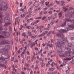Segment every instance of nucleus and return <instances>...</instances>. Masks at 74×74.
Masks as SVG:
<instances>
[{
  "label": "nucleus",
  "instance_id": "f257e3e1",
  "mask_svg": "<svg viewBox=\"0 0 74 74\" xmlns=\"http://www.w3.org/2000/svg\"><path fill=\"white\" fill-rule=\"evenodd\" d=\"M65 43L63 41L60 42V41H58L56 43L55 45L56 46V48L58 51V53L60 57H66L67 56L69 57L70 56H71L70 54L73 55V53H72V51H71V49L69 48L68 47H66L64 49V50H68L67 53H66L65 54L64 53V52L62 51V47H63L62 44H64Z\"/></svg>",
  "mask_w": 74,
  "mask_h": 74
},
{
  "label": "nucleus",
  "instance_id": "f03ea898",
  "mask_svg": "<svg viewBox=\"0 0 74 74\" xmlns=\"http://www.w3.org/2000/svg\"><path fill=\"white\" fill-rule=\"evenodd\" d=\"M3 54L2 55H1V57L2 58V60H3L0 62V66H2V67H5L4 64L6 63V61H5V59H8L10 58V56L8 54ZM5 56V58H4V57Z\"/></svg>",
  "mask_w": 74,
  "mask_h": 74
},
{
  "label": "nucleus",
  "instance_id": "7ed1b4c3",
  "mask_svg": "<svg viewBox=\"0 0 74 74\" xmlns=\"http://www.w3.org/2000/svg\"><path fill=\"white\" fill-rule=\"evenodd\" d=\"M2 7L3 5H0V11L2 10V9H3ZM2 14H3V12H0V30H2L3 29L1 25V23L3 22V19L2 18L3 17V16L2 15Z\"/></svg>",
  "mask_w": 74,
  "mask_h": 74
},
{
  "label": "nucleus",
  "instance_id": "20e7f679",
  "mask_svg": "<svg viewBox=\"0 0 74 74\" xmlns=\"http://www.w3.org/2000/svg\"><path fill=\"white\" fill-rule=\"evenodd\" d=\"M1 34H2V35H0V38H5V36L9 37L10 36V33L9 32H0Z\"/></svg>",
  "mask_w": 74,
  "mask_h": 74
},
{
  "label": "nucleus",
  "instance_id": "39448f33",
  "mask_svg": "<svg viewBox=\"0 0 74 74\" xmlns=\"http://www.w3.org/2000/svg\"><path fill=\"white\" fill-rule=\"evenodd\" d=\"M10 48V46L6 45L4 46L3 47V49H2V50H3L2 52L3 54H7L8 53V51L7 49Z\"/></svg>",
  "mask_w": 74,
  "mask_h": 74
},
{
  "label": "nucleus",
  "instance_id": "423d86ee",
  "mask_svg": "<svg viewBox=\"0 0 74 74\" xmlns=\"http://www.w3.org/2000/svg\"><path fill=\"white\" fill-rule=\"evenodd\" d=\"M57 36L58 37H60L62 38V40L64 41H66L67 40L66 38H64V36L63 34H56Z\"/></svg>",
  "mask_w": 74,
  "mask_h": 74
},
{
  "label": "nucleus",
  "instance_id": "0eeeda50",
  "mask_svg": "<svg viewBox=\"0 0 74 74\" xmlns=\"http://www.w3.org/2000/svg\"><path fill=\"white\" fill-rule=\"evenodd\" d=\"M65 22L63 23V24L61 25V27H64L66 26V22H71V20L70 19L66 18L65 20Z\"/></svg>",
  "mask_w": 74,
  "mask_h": 74
},
{
  "label": "nucleus",
  "instance_id": "6e6552de",
  "mask_svg": "<svg viewBox=\"0 0 74 74\" xmlns=\"http://www.w3.org/2000/svg\"><path fill=\"white\" fill-rule=\"evenodd\" d=\"M73 29H74V24L70 25L67 28V29L68 30H73Z\"/></svg>",
  "mask_w": 74,
  "mask_h": 74
},
{
  "label": "nucleus",
  "instance_id": "1a4fd4ad",
  "mask_svg": "<svg viewBox=\"0 0 74 74\" xmlns=\"http://www.w3.org/2000/svg\"><path fill=\"white\" fill-rule=\"evenodd\" d=\"M73 29H74V24L70 25L67 28V29L68 30H73Z\"/></svg>",
  "mask_w": 74,
  "mask_h": 74
},
{
  "label": "nucleus",
  "instance_id": "9d476101",
  "mask_svg": "<svg viewBox=\"0 0 74 74\" xmlns=\"http://www.w3.org/2000/svg\"><path fill=\"white\" fill-rule=\"evenodd\" d=\"M4 21L5 22L7 23L10 21V18L7 17H5L4 18Z\"/></svg>",
  "mask_w": 74,
  "mask_h": 74
},
{
  "label": "nucleus",
  "instance_id": "9b49d317",
  "mask_svg": "<svg viewBox=\"0 0 74 74\" xmlns=\"http://www.w3.org/2000/svg\"><path fill=\"white\" fill-rule=\"evenodd\" d=\"M7 41L8 42V41H2L1 42H0V47H2V45H3V44H6V42Z\"/></svg>",
  "mask_w": 74,
  "mask_h": 74
},
{
  "label": "nucleus",
  "instance_id": "f8f14e48",
  "mask_svg": "<svg viewBox=\"0 0 74 74\" xmlns=\"http://www.w3.org/2000/svg\"><path fill=\"white\" fill-rule=\"evenodd\" d=\"M69 30H66V29H60L59 30V32H60V33H63L64 32H66L67 31Z\"/></svg>",
  "mask_w": 74,
  "mask_h": 74
},
{
  "label": "nucleus",
  "instance_id": "ddd939ff",
  "mask_svg": "<svg viewBox=\"0 0 74 74\" xmlns=\"http://www.w3.org/2000/svg\"><path fill=\"white\" fill-rule=\"evenodd\" d=\"M25 15H26V13L24 12V14H22L20 16H21L22 18H23L25 16Z\"/></svg>",
  "mask_w": 74,
  "mask_h": 74
},
{
  "label": "nucleus",
  "instance_id": "4468645a",
  "mask_svg": "<svg viewBox=\"0 0 74 74\" xmlns=\"http://www.w3.org/2000/svg\"><path fill=\"white\" fill-rule=\"evenodd\" d=\"M71 59V58L70 57V58H66L64 59V60H70Z\"/></svg>",
  "mask_w": 74,
  "mask_h": 74
},
{
  "label": "nucleus",
  "instance_id": "2eb2a0df",
  "mask_svg": "<svg viewBox=\"0 0 74 74\" xmlns=\"http://www.w3.org/2000/svg\"><path fill=\"white\" fill-rule=\"evenodd\" d=\"M56 15H57V14L56 13H54V16H53L52 17V18L53 19H55V18H56L57 16Z\"/></svg>",
  "mask_w": 74,
  "mask_h": 74
},
{
  "label": "nucleus",
  "instance_id": "dca6fc26",
  "mask_svg": "<svg viewBox=\"0 0 74 74\" xmlns=\"http://www.w3.org/2000/svg\"><path fill=\"white\" fill-rule=\"evenodd\" d=\"M10 24H11V23H6L5 24L4 26H5V27L8 26L9 25H10Z\"/></svg>",
  "mask_w": 74,
  "mask_h": 74
},
{
  "label": "nucleus",
  "instance_id": "f3484780",
  "mask_svg": "<svg viewBox=\"0 0 74 74\" xmlns=\"http://www.w3.org/2000/svg\"><path fill=\"white\" fill-rule=\"evenodd\" d=\"M67 45L69 47H71L73 46V45L71 43H69L67 44Z\"/></svg>",
  "mask_w": 74,
  "mask_h": 74
},
{
  "label": "nucleus",
  "instance_id": "a211bd4d",
  "mask_svg": "<svg viewBox=\"0 0 74 74\" xmlns=\"http://www.w3.org/2000/svg\"><path fill=\"white\" fill-rule=\"evenodd\" d=\"M51 33H52V31H51L49 32V33L47 34V37H49L50 35H51Z\"/></svg>",
  "mask_w": 74,
  "mask_h": 74
},
{
  "label": "nucleus",
  "instance_id": "6ab92c4d",
  "mask_svg": "<svg viewBox=\"0 0 74 74\" xmlns=\"http://www.w3.org/2000/svg\"><path fill=\"white\" fill-rule=\"evenodd\" d=\"M45 36L44 34L42 33L40 35H39L38 36V37H43V36Z\"/></svg>",
  "mask_w": 74,
  "mask_h": 74
},
{
  "label": "nucleus",
  "instance_id": "aec40b11",
  "mask_svg": "<svg viewBox=\"0 0 74 74\" xmlns=\"http://www.w3.org/2000/svg\"><path fill=\"white\" fill-rule=\"evenodd\" d=\"M48 32L47 31H45L43 32V33L44 34V35L45 36V34H47V33H48Z\"/></svg>",
  "mask_w": 74,
  "mask_h": 74
},
{
  "label": "nucleus",
  "instance_id": "412c9836",
  "mask_svg": "<svg viewBox=\"0 0 74 74\" xmlns=\"http://www.w3.org/2000/svg\"><path fill=\"white\" fill-rule=\"evenodd\" d=\"M20 11H22V12H24L25 10H24V8H21L20 10Z\"/></svg>",
  "mask_w": 74,
  "mask_h": 74
},
{
  "label": "nucleus",
  "instance_id": "4be33fe9",
  "mask_svg": "<svg viewBox=\"0 0 74 74\" xmlns=\"http://www.w3.org/2000/svg\"><path fill=\"white\" fill-rule=\"evenodd\" d=\"M49 71H53L54 69L53 68H49Z\"/></svg>",
  "mask_w": 74,
  "mask_h": 74
},
{
  "label": "nucleus",
  "instance_id": "5701e85b",
  "mask_svg": "<svg viewBox=\"0 0 74 74\" xmlns=\"http://www.w3.org/2000/svg\"><path fill=\"white\" fill-rule=\"evenodd\" d=\"M44 2H45V1H44V0H43L42 1H41L40 2V4H43V5H44V4H43V3H44Z\"/></svg>",
  "mask_w": 74,
  "mask_h": 74
},
{
  "label": "nucleus",
  "instance_id": "b1692460",
  "mask_svg": "<svg viewBox=\"0 0 74 74\" xmlns=\"http://www.w3.org/2000/svg\"><path fill=\"white\" fill-rule=\"evenodd\" d=\"M51 65L52 67H53V66L55 65V63L53 62H52V63L51 64Z\"/></svg>",
  "mask_w": 74,
  "mask_h": 74
},
{
  "label": "nucleus",
  "instance_id": "393cba45",
  "mask_svg": "<svg viewBox=\"0 0 74 74\" xmlns=\"http://www.w3.org/2000/svg\"><path fill=\"white\" fill-rule=\"evenodd\" d=\"M30 28H31V27H30V26H27L26 27V29H30Z\"/></svg>",
  "mask_w": 74,
  "mask_h": 74
},
{
  "label": "nucleus",
  "instance_id": "a878e982",
  "mask_svg": "<svg viewBox=\"0 0 74 74\" xmlns=\"http://www.w3.org/2000/svg\"><path fill=\"white\" fill-rule=\"evenodd\" d=\"M36 36H37V35H35L32 36V38H33V39L34 38H36Z\"/></svg>",
  "mask_w": 74,
  "mask_h": 74
},
{
  "label": "nucleus",
  "instance_id": "bb28decb",
  "mask_svg": "<svg viewBox=\"0 0 74 74\" xmlns=\"http://www.w3.org/2000/svg\"><path fill=\"white\" fill-rule=\"evenodd\" d=\"M5 10H7L8 8V7H7V5H6L5 6H4L3 8Z\"/></svg>",
  "mask_w": 74,
  "mask_h": 74
},
{
  "label": "nucleus",
  "instance_id": "cd10ccee",
  "mask_svg": "<svg viewBox=\"0 0 74 74\" xmlns=\"http://www.w3.org/2000/svg\"><path fill=\"white\" fill-rule=\"evenodd\" d=\"M39 60L40 61H41L42 62H44V60L42 59V58H39Z\"/></svg>",
  "mask_w": 74,
  "mask_h": 74
},
{
  "label": "nucleus",
  "instance_id": "c85d7f7f",
  "mask_svg": "<svg viewBox=\"0 0 74 74\" xmlns=\"http://www.w3.org/2000/svg\"><path fill=\"white\" fill-rule=\"evenodd\" d=\"M48 14H50V15L51 14H52V12L51 11H49L48 12Z\"/></svg>",
  "mask_w": 74,
  "mask_h": 74
},
{
  "label": "nucleus",
  "instance_id": "c756f323",
  "mask_svg": "<svg viewBox=\"0 0 74 74\" xmlns=\"http://www.w3.org/2000/svg\"><path fill=\"white\" fill-rule=\"evenodd\" d=\"M53 45L52 44H50L49 45V48H51H51H52Z\"/></svg>",
  "mask_w": 74,
  "mask_h": 74
},
{
  "label": "nucleus",
  "instance_id": "7c9ffc66",
  "mask_svg": "<svg viewBox=\"0 0 74 74\" xmlns=\"http://www.w3.org/2000/svg\"><path fill=\"white\" fill-rule=\"evenodd\" d=\"M65 72L66 73H69L70 72V70H67Z\"/></svg>",
  "mask_w": 74,
  "mask_h": 74
},
{
  "label": "nucleus",
  "instance_id": "2f4dec72",
  "mask_svg": "<svg viewBox=\"0 0 74 74\" xmlns=\"http://www.w3.org/2000/svg\"><path fill=\"white\" fill-rule=\"evenodd\" d=\"M29 64H28L27 65V63H25V66H26L27 67H29Z\"/></svg>",
  "mask_w": 74,
  "mask_h": 74
},
{
  "label": "nucleus",
  "instance_id": "473e14b6",
  "mask_svg": "<svg viewBox=\"0 0 74 74\" xmlns=\"http://www.w3.org/2000/svg\"><path fill=\"white\" fill-rule=\"evenodd\" d=\"M71 23L73 25L74 24V19H73L71 20Z\"/></svg>",
  "mask_w": 74,
  "mask_h": 74
},
{
  "label": "nucleus",
  "instance_id": "72a5a7b5",
  "mask_svg": "<svg viewBox=\"0 0 74 74\" xmlns=\"http://www.w3.org/2000/svg\"><path fill=\"white\" fill-rule=\"evenodd\" d=\"M39 22V21L38 20H37L34 23H38Z\"/></svg>",
  "mask_w": 74,
  "mask_h": 74
},
{
  "label": "nucleus",
  "instance_id": "f704fd0d",
  "mask_svg": "<svg viewBox=\"0 0 74 74\" xmlns=\"http://www.w3.org/2000/svg\"><path fill=\"white\" fill-rule=\"evenodd\" d=\"M46 18V16H44V17H42V20H44V19H45V18Z\"/></svg>",
  "mask_w": 74,
  "mask_h": 74
},
{
  "label": "nucleus",
  "instance_id": "c9c22d12",
  "mask_svg": "<svg viewBox=\"0 0 74 74\" xmlns=\"http://www.w3.org/2000/svg\"><path fill=\"white\" fill-rule=\"evenodd\" d=\"M71 63H72V64H74V60H72V61L71 62Z\"/></svg>",
  "mask_w": 74,
  "mask_h": 74
},
{
  "label": "nucleus",
  "instance_id": "e433bc0d",
  "mask_svg": "<svg viewBox=\"0 0 74 74\" xmlns=\"http://www.w3.org/2000/svg\"><path fill=\"white\" fill-rule=\"evenodd\" d=\"M56 2L57 3V4H59V3H60V2H59V1H56Z\"/></svg>",
  "mask_w": 74,
  "mask_h": 74
},
{
  "label": "nucleus",
  "instance_id": "4c0bfd02",
  "mask_svg": "<svg viewBox=\"0 0 74 74\" xmlns=\"http://www.w3.org/2000/svg\"><path fill=\"white\" fill-rule=\"evenodd\" d=\"M42 18L41 17H37V19H41Z\"/></svg>",
  "mask_w": 74,
  "mask_h": 74
},
{
  "label": "nucleus",
  "instance_id": "58836bf2",
  "mask_svg": "<svg viewBox=\"0 0 74 74\" xmlns=\"http://www.w3.org/2000/svg\"><path fill=\"white\" fill-rule=\"evenodd\" d=\"M38 67V65H36V67L35 68V70H37V69Z\"/></svg>",
  "mask_w": 74,
  "mask_h": 74
},
{
  "label": "nucleus",
  "instance_id": "ea45409f",
  "mask_svg": "<svg viewBox=\"0 0 74 74\" xmlns=\"http://www.w3.org/2000/svg\"><path fill=\"white\" fill-rule=\"evenodd\" d=\"M17 20H18V19L17 18H16L15 25H16V21H17Z\"/></svg>",
  "mask_w": 74,
  "mask_h": 74
},
{
  "label": "nucleus",
  "instance_id": "a19ab883",
  "mask_svg": "<svg viewBox=\"0 0 74 74\" xmlns=\"http://www.w3.org/2000/svg\"><path fill=\"white\" fill-rule=\"evenodd\" d=\"M44 40H47V36H45L44 37Z\"/></svg>",
  "mask_w": 74,
  "mask_h": 74
},
{
  "label": "nucleus",
  "instance_id": "79ce46f5",
  "mask_svg": "<svg viewBox=\"0 0 74 74\" xmlns=\"http://www.w3.org/2000/svg\"><path fill=\"white\" fill-rule=\"evenodd\" d=\"M3 50H0V53H3Z\"/></svg>",
  "mask_w": 74,
  "mask_h": 74
},
{
  "label": "nucleus",
  "instance_id": "37998d69",
  "mask_svg": "<svg viewBox=\"0 0 74 74\" xmlns=\"http://www.w3.org/2000/svg\"><path fill=\"white\" fill-rule=\"evenodd\" d=\"M48 63L47 64L48 65H50V63H51V62L50 61H48Z\"/></svg>",
  "mask_w": 74,
  "mask_h": 74
},
{
  "label": "nucleus",
  "instance_id": "c03bdc74",
  "mask_svg": "<svg viewBox=\"0 0 74 74\" xmlns=\"http://www.w3.org/2000/svg\"><path fill=\"white\" fill-rule=\"evenodd\" d=\"M64 8L65 9L64 10V12H66V11H67V10H68V9L66 8Z\"/></svg>",
  "mask_w": 74,
  "mask_h": 74
},
{
  "label": "nucleus",
  "instance_id": "a18cd8bd",
  "mask_svg": "<svg viewBox=\"0 0 74 74\" xmlns=\"http://www.w3.org/2000/svg\"><path fill=\"white\" fill-rule=\"evenodd\" d=\"M28 59H30V56H28L27 57V60H28Z\"/></svg>",
  "mask_w": 74,
  "mask_h": 74
},
{
  "label": "nucleus",
  "instance_id": "49530a36",
  "mask_svg": "<svg viewBox=\"0 0 74 74\" xmlns=\"http://www.w3.org/2000/svg\"><path fill=\"white\" fill-rule=\"evenodd\" d=\"M48 20L49 21H50L51 20V17L50 16H49L48 18Z\"/></svg>",
  "mask_w": 74,
  "mask_h": 74
},
{
  "label": "nucleus",
  "instance_id": "de8ad7c7",
  "mask_svg": "<svg viewBox=\"0 0 74 74\" xmlns=\"http://www.w3.org/2000/svg\"><path fill=\"white\" fill-rule=\"evenodd\" d=\"M63 64H64V66H65V65L66 64V62H63Z\"/></svg>",
  "mask_w": 74,
  "mask_h": 74
},
{
  "label": "nucleus",
  "instance_id": "09e8293b",
  "mask_svg": "<svg viewBox=\"0 0 74 74\" xmlns=\"http://www.w3.org/2000/svg\"><path fill=\"white\" fill-rule=\"evenodd\" d=\"M42 12L41 11L40 13V16H41V15H42Z\"/></svg>",
  "mask_w": 74,
  "mask_h": 74
},
{
  "label": "nucleus",
  "instance_id": "8fccbe9b",
  "mask_svg": "<svg viewBox=\"0 0 74 74\" xmlns=\"http://www.w3.org/2000/svg\"><path fill=\"white\" fill-rule=\"evenodd\" d=\"M17 52H18V53H20V50H18L17 51Z\"/></svg>",
  "mask_w": 74,
  "mask_h": 74
},
{
  "label": "nucleus",
  "instance_id": "3c124183",
  "mask_svg": "<svg viewBox=\"0 0 74 74\" xmlns=\"http://www.w3.org/2000/svg\"><path fill=\"white\" fill-rule=\"evenodd\" d=\"M29 15H31L32 14V12L29 11Z\"/></svg>",
  "mask_w": 74,
  "mask_h": 74
},
{
  "label": "nucleus",
  "instance_id": "603ef678",
  "mask_svg": "<svg viewBox=\"0 0 74 74\" xmlns=\"http://www.w3.org/2000/svg\"><path fill=\"white\" fill-rule=\"evenodd\" d=\"M47 12H48L47 11H45L44 12V14H47Z\"/></svg>",
  "mask_w": 74,
  "mask_h": 74
},
{
  "label": "nucleus",
  "instance_id": "864d4df0",
  "mask_svg": "<svg viewBox=\"0 0 74 74\" xmlns=\"http://www.w3.org/2000/svg\"><path fill=\"white\" fill-rule=\"evenodd\" d=\"M27 47H28L27 46V45H26L25 47L24 48H25V49H27Z\"/></svg>",
  "mask_w": 74,
  "mask_h": 74
},
{
  "label": "nucleus",
  "instance_id": "5fc2aeb1",
  "mask_svg": "<svg viewBox=\"0 0 74 74\" xmlns=\"http://www.w3.org/2000/svg\"><path fill=\"white\" fill-rule=\"evenodd\" d=\"M53 5V3H51L50 4V6H52V5Z\"/></svg>",
  "mask_w": 74,
  "mask_h": 74
},
{
  "label": "nucleus",
  "instance_id": "6e6d98bb",
  "mask_svg": "<svg viewBox=\"0 0 74 74\" xmlns=\"http://www.w3.org/2000/svg\"><path fill=\"white\" fill-rule=\"evenodd\" d=\"M17 21L18 23V25H19V20H17Z\"/></svg>",
  "mask_w": 74,
  "mask_h": 74
},
{
  "label": "nucleus",
  "instance_id": "4d7b16f0",
  "mask_svg": "<svg viewBox=\"0 0 74 74\" xmlns=\"http://www.w3.org/2000/svg\"><path fill=\"white\" fill-rule=\"evenodd\" d=\"M44 30H49V29L47 28L44 29Z\"/></svg>",
  "mask_w": 74,
  "mask_h": 74
},
{
  "label": "nucleus",
  "instance_id": "13d9d810",
  "mask_svg": "<svg viewBox=\"0 0 74 74\" xmlns=\"http://www.w3.org/2000/svg\"><path fill=\"white\" fill-rule=\"evenodd\" d=\"M9 29L10 30H12V28H11V27L9 26Z\"/></svg>",
  "mask_w": 74,
  "mask_h": 74
},
{
  "label": "nucleus",
  "instance_id": "bf43d9fd",
  "mask_svg": "<svg viewBox=\"0 0 74 74\" xmlns=\"http://www.w3.org/2000/svg\"><path fill=\"white\" fill-rule=\"evenodd\" d=\"M31 25L32 26L33 25H34V23L32 22V23H31Z\"/></svg>",
  "mask_w": 74,
  "mask_h": 74
},
{
  "label": "nucleus",
  "instance_id": "052dcab7",
  "mask_svg": "<svg viewBox=\"0 0 74 74\" xmlns=\"http://www.w3.org/2000/svg\"><path fill=\"white\" fill-rule=\"evenodd\" d=\"M48 28H49L50 27V24H48Z\"/></svg>",
  "mask_w": 74,
  "mask_h": 74
},
{
  "label": "nucleus",
  "instance_id": "680f3d73",
  "mask_svg": "<svg viewBox=\"0 0 74 74\" xmlns=\"http://www.w3.org/2000/svg\"><path fill=\"white\" fill-rule=\"evenodd\" d=\"M4 30H6V31H7V30H8V28H7V27H5L4 28Z\"/></svg>",
  "mask_w": 74,
  "mask_h": 74
},
{
  "label": "nucleus",
  "instance_id": "e2e57ef3",
  "mask_svg": "<svg viewBox=\"0 0 74 74\" xmlns=\"http://www.w3.org/2000/svg\"><path fill=\"white\" fill-rule=\"evenodd\" d=\"M27 53L28 55H29V51H27Z\"/></svg>",
  "mask_w": 74,
  "mask_h": 74
},
{
  "label": "nucleus",
  "instance_id": "0e129e2a",
  "mask_svg": "<svg viewBox=\"0 0 74 74\" xmlns=\"http://www.w3.org/2000/svg\"><path fill=\"white\" fill-rule=\"evenodd\" d=\"M50 24L51 25H52L53 24V22H52V21H51V22Z\"/></svg>",
  "mask_w": 74,
  "mask_h": 74
},
{
  "label": "nucleus",
  "instance_id": "69168bd1",
  "mask_svg": "<svg viewBox=\"0 0 74 74\" xmlns=\"http://www.w3.org/2000/svg\"><path fill=\"white\" fill-rule=\"evenodd\" d=\"M22 3H20V7H22Z\"/></svg>",
  "mask_w": 74,
  "mask_h": 74
},
{
  "label": "nucleus",
  "instance_id": "338daca9",
  "mask_svg": "<svg viewBox=\"0 0 74 74\" xmlns=\"http://www.w3.org/2000/svg\"><path fill=\"white\" fill-rule=\"evenodd\" d=\"M29 19H27V23H29Z\"/></svg>",
  "mask_w": 74,
  "mask_h": 74
},
{
  "label": "nucleus",
  "instance_id": "774afa93",
  "mask_svg": "<svg viewBox=\"0 0 74 74\" xmlns=\"http://www.w3.org/2000/svg\"><path fill=\"white\" fill-rule=\"evenodd\" d=\"M29 36H30V37H32V33H30V34L29 35Z\"/></svg>",
  "mask_w": 74,
  "mask_h": 74
}]
</instances>
